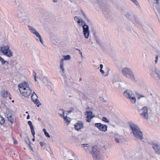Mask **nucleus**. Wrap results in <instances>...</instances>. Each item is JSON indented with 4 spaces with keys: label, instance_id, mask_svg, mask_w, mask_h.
<instances>
[{
    "label": "nucleus",
    "instance_id": "obj_1",
    "mask_svg": "<svg viewBox=\"0 0 160 160\" xmlns=\"http://www.w3.org/2000/svg\"><path fill=\"white\" fill-rule=\"evenodd\" d=\"M18 89L21 95L28 98L32 92L31 85L27 82H22L18 85Z\"/></svg>",
    "mask_w": 160,
    "mask_h": 160
},
{
    "label": "nucleus",
    "instance_id": "obj_2",
    "mask_svg": "<svg viewBox=\"0 0 160 160\" xmlns=\"http://www.w3.org/2000/svg\"><path fill=\"white\" fill-rule=\"evenodd\" d=\"M129 127L133 136L137 139L142 140L143 138V134L139 127L134 123L131 122Z\"/></svg>",
    "mask_w": 160,
    "mask_h": 160
},
{
    "label": "nucleus",
    "instance_id": "obj_3",
    "mask_svg": "<svg viewBox=\"0 0 160 160\" xmlns=\"http://www.w3.org/2000/svg\"><path fill=\"white\" fill-rule=\"evenodd\" d=\"M74 19L79 26L82 27L84 37L86 39L88 38L90 34L88 26L80 17L75 16Z\"/></svg>",
    "mask_w": 160,
    "mask_h": 160
},
{
    "label": "nucleus",
    "instance_id": "obj_4",
    "mask_svg": "<svg viewBox=\"0 0 160 160\" xmlns=\"http://www.w3.org/2000/svg\"><path fill=\"white\" fill-rule=\"evenodd\" d=\"M122 74L127 78L132 81L135 80V76L132 70L129 68H123L121 71Z\"/></svg>",
    "mask_w": 160,
    "mask_h": 160
},
{
    "label": "nucleus",
    "instance_id": "obj_5",
    "mask_svg": "<svg viewBox=\"0 0 160 160\" xmlns=\"http://www.w3.org/2000/svg\"><path fill=\"white\" fill-rule=\"evenodd\" d=\"M63 58H61L60 60V71L59 72L62 76L65 78V69L64 67V61L67 60L69 61L70 60L71 58V56L69 55H67L62 56Z\"/></svg>",
    "mask_w": 160,
    "mask_h": 160
},
{
    "label": "nucleus",
    "instance_id": "obj_6",
    "mask_svg": "<svg viewBox=\"0 0 160 160\" xmlns=\"http://www.w3.org/2000/svg\"><path fill=\"white\" fill-rule=\"evenodd\" d=\"M10 45L8 42L6 45H2L0 48V50L2 53L5 56L8 57L12 56V52L10 49Z\"/></svg>",
    "mask_w": 160,
    "mask_h": 160
},
{
    "label": "nucleus",
    "instance_id": "obj_7",
    "mask_svg": "<svg viewBox=\"0 0 160 160\" xmlns=\"http://www.w3.org/2000/svg\"><path fill=\"white\" fill-rule=\"evenodd\" d=\"M123 95L128 99H129L132 103H135L136 99L135 94L131 90H126L123 92Z\"/></svg>",
    "mask_w": 160,
    "mask_h": 160
},
{
    "label": "nucleus",
    "instance_id": "obj_8",
    "mask_svg": "<svg viewBox=\"0 0 160 160\" xmlns=\"http://www.w3.org/2000/svg\"><path fill=\"white\" fill-rule=\"evenodd\" d=\"M17 16L22 21L25 20L27 17L25 10L23 8H19L17 12Z\"/></svg>",
    "mask_w": 160,
    "mask_h": 160
},
{
    "label": "nucleus",
    "instance_id": "obj_9",
    "mask_svg": "<svg viewBox=\"0 0 160 160\" xmlns=\"http://www.w3.org/2000/svg\"><path fill=\"white\" fill-rule=\"evenodd\" d=\"M92 154L94 158L100 160L102 159V157L100 153L99 149L97 146H93L92 147Z\"/></svg>",
    "mask_w": 160,
    "mask_h": 160
},
{
    "label": "nucleus",
    "instance_id": "obj_10",
    "mask_svg": "<svg viewBox=\"0 0 160 160\" xmlns=\"http://www.w3.org/2000/svg\"><path fill=\"white\" fill-rule=\"evenodd\" d=\"M139 112L142 117L145 119H148V108L144 107L142 109H140Z\"/></svg>",
    "mask_w": 160,
    "mask_h": 160
},
{
    "label": "nucleus",
    "instance_id": "obj_11",
    "mask_svg": "<svg viewBox=\"0 0 160 160\" xmlns=\"http://www.w3.org/2000/svg\"><path fill=\"white\" fill-rule=\"evenodd\" d=\"M95 126L100 130L102 131L106 132L107 130V126L106 125L102 124L100 123H95Z\"/></svg>",
    "mask_w": 160,
    "mask_h": 160
},
{
    "label": "nucleus",
    "instance_id": "obj_12",
    "mask_svg": "<svg viewBox=\"0 0 160 160\" xmlns=\"http://www.w3.org/2000/svg\"><path fill=\"white\" fill-rule=\"evenodd\" d=\"M28 123L29 126L31 133L32 135L33 138H32V140L34 142L35 141V133L34 130V127L32 125V122L30 121H29L28 122Z\"/></svg>",
    "mask_w": 160,
    "mask_h": 160
},
{
    "label": "nucleus",
    "instance_id": "obj_13",
    "mask_svg": "<svg viewBox=\"0 0 160 160\" xmlns=\"http://www.w3.org/2000/svg\"><path fill=\"white\" fill-rule=\"evenodd\" d=\"M152 147L156 153L158 154H160V144H153Z\"/></svg>",
    "mask_w": 160,
    "mask_h": 160
},
{
    "label": "nucleus",
    "instance_id": "obj_14",
    "mask_svg": "<svg viewBox=\"0 0 160 160\" xmlns=\"http://www.w3.org/2000/svg\"><path fill=\"white\" fill-rule=\"evenodd\" d=\"M87 114V121L88 122H90L91 119L94 116L93 115L92 112L90 111H87L86 112Z\"/></svg>",
    "mask_w": 160,
    "mask_h": 160
},
{
    "label": "nucleus",
    "instance_id": "obj_15",
    "mask_svg": "<svg viewBox=\"0 0 160 160\" xmlns=\"http://www.w3.org/2000/svg\"><path fill=\"white\" fill-rule=\"evenodd\" d=\"M83 124L82 122L79 121L75 125V128L77 131H80L83 128Z\"/></svg>",
    "mask_w": 160,
    "mask_h": 160
},
{
    "label": "nucleus",
    "instance_id": "obj_16",
    "mask_svg": "<svg viewBox=\"0 0 160 160\" xmlns=\"http://www.w3.org/2000/svg\"><path fill=\"white\" fill-rule=\"evenodd\" d=\"M32 34L36 36V39L38 41H40L42 44L43 43V42L42 39L41 37L40 34L37 31L33 33Z\"/></svg>",
    "mask_w": 160,
    "mask_h": 160
},
{
    "label": "nucleus",
    "instance_id": "obj_17",
    "mask_svg": "<svg viewBox=\"0 0 160 160\" xmlns=\"http://www.w3.org/2000/svg\"><path fill=\"white\" fill-rule=\"evenodd\" d=\"M7 118L9 122L12 123L14 121V118L12 117V114L9 112H8L7 114Z\"/></svg>",
    "mask_w": 160,
    "mask_h": 160
},
{
    "label": "nucleus",
    "instance_id": "obj_18",
    "mask_svg": "<svg viewBox=\"0 0 160 160\" xmlns=\"http://www.w3.org/2000/svg\"><path fill=\"white\" fill-rule=\"evenodd\" d=\"M32 100L35 103H38L39 100L38 99V97L34 92L32 93V95L31 96Z\"/></svg>",
    "mask_w": 160,
    "mask_h": 160
},
{
    "label": "nucleus",
    "instance_id": "obj_19",
    "mask_svg": "<svg viewBox=\"0 0 160 160\" xmlns=\"http://www.w3.org/2000/svg\"><path fill=\"white\" fill-rule=\"evenodd\" d=\"M10 95V93L7 91L2 90L1 92V95L3 97L6 98Z\"/></svg>",
    "mask_w": 160,
    "mask_h": 160
},
{
    "label": "nucleus",
    "instance_id": "obj_20",
    "mask_svg": "<svg viewBox=\"0 0 160 160\" xmlns=\"http://www.w3.org/2000/svg\"><path fill=\"white\" fill-rule=\"evenodd\" d=\"M122 139V137L121 136L117 135L115 137V141L118 143L120 142Z\"/></svg>",
    "mask_w": 160,
    "mask_h": 160
},
{
    "label": "nucleus",
    "instance_id": "obj_21",
    "mask_svg": "<svg viewBox=\"0 0 160 160\" xmlns=\"http://www.w3.org/2000/svg\"><path fill=\"white\" fill-rule=\"evenodd\" d=\"M81 145L85 150L88 151L89 150V148L90 147L89 144H82Z\"/></svg>",
    "mask_w": 160,
    "mask_h": 160
},
{
    "label": "nucleus",
    "instance_id": "obj_22",
    "mask_svg": "<svg viewBox=\"0 0 160 160\" xmlns=\"http://www.w3.org/2000/svg\"><path fill=\"white\" fill-rule=\"evenodd\" d=\"M42 82L45 84L47 86H49L50 83L48 82V79L46 78H44L42 79Z\"/></svg>",
    "mask_w": 160,
    "mask_h": 160
},
{
    "label": "nucleus",
    "instance_id": "obj_23",
    "mask_svg": "<svg viewBox=\"0 0 160 160\" xmlns=\"http://www.w3.org/2000/svg\"><path fill=\"white\" fill-rule=\"evenodd\" d=\"M28 27L29 30L32 33L36 31V30L34 28L30 25H28Z\"/></svg>",
    "mask_w": 160,
    "mask_h": 160
},
{
    "label": "nucleus",
    "instance_id": "obj_24",
    "mask_svg": "<svg viewBox=\"0 0 160 160\" xmlns=\"http://www.w3.org/2000/svg\"><path fill=\"white\" fill-rule=\"evenodd\" d=\"M62 117L63 118L64 120L66 121L68 124H69L70 122L71 118L68 117H65L64 116H63Z\"/></svg>",
    "mask_w": 160,
    "mask_h": 160
},
{
    "label": "nucleus",
    "instance_id": "obj_25",
    "mask_svg": "<svg viewBox=\"0 0 160 160\" xmlns=\"http://www.w3.org/2000/svg\"><path fill=\"white\" fill-rule=\"evenodd\" d=\"M155 68L153 70L149 69L148 71V73L149 75L152 77H153L154 76V73L155 72Z\"/></svg>",
    "mask_w": 160,
    "mask_h": 160
},
{
    "label": "nucleus",
    "instance_id": "obj_26",
    "mask_svg": "<svg viewBox=\"0 0 160 160\" xmlns=\"http://www.w3.org/2000/svg\"><path fill=\"white\" fill-rule=\"evenodd\" d=\"M155 73L157 74L158 78L160 79V71L157 68H155L154 70Z\"/></svg>",
    "mask_w": 160,
    "mask_h": 160
},
{
    "label": "nucleus",
    "instance_id": "obj_27",
    "mask_svg": "<svg viewBox=\"0 0 160 160\" xmlns=\"http://www.w3.org/2000/svg\"><path fill=\"white\" fill-rule=\"evenodd\" d=\"M5 122V120L4 118L3 117L0 116V124L1 125H3Z\"/></svg>",
    "mask_w": 160,
    "mask_h": 160
},
{
    "label": "nucleus",
    "instance_id": "obj_28",
    "mask_svg": "<svg viewBox=\"0 0 160 160\" xmlns=\"http://www.w3.org/2000/svg\"><path fill=\"white\" fill-rule=\"evenodd\" d=\"M59 113L62 117L64 116V111L63 110L60 109L59 110Z\"/></svg>",
    "mask_w": 160,
    "mask_h": 160
},
{
    "label": "nucleus",
    "instance_id": "obj_29",
    "mask_svg": "<svg viewBox=\"0 0 160 160\" xmlns=\"http://www.w3.org/2000/svg\"><path fill=\"white\" fill-rule=\"evenodd\" d=\"M100 72H101L102 74H104V71L102 70V69L103 68V66L102 64H100Z\"/></svg>",
    "mask_w": 160,
    "mask_h": 160
},
{
    "label": "nucleus",
    "instance_id": "obj_30",
    "mask_svg": "<svg viewBox=\"0 0 160 160\" xmlns=\"http://www.w3.org/2000/svg\"><path fill=\"white\" fill-rule=\"evenodd\" d=\"M27 143L28 144V146L30 148V149L31 150L32 152H33V148L31 146V142L29 141H28V142H27Z\"/></svg>",
    "mask_w": 160,
    "mask_h": 160
},
{
    "label": "nucleus",
    "instance_id": "obj_31",
    "mask_svg": "<svg viewBox=\"0 0 160 160\" xmlns=\"http://www.w3.org/2000/svg\"><path fill=\"white\" fill-rule=\"evenodd\" d=\"M0 61L1 62L2 64V65L4 64L5 62H6V61L4 60L3 58H2L1 57H0Z\"/></svg>",
    "mask_w": 160,
    "mask_h": 160
},
{
    "label": "nucleus",
    "instance_id": "obj_32",
    "mask_svg": "<svg viewBox=\"0 0 160 160\" xmlns=\"http://www.w3.org/2000/svg\"><path fill=\"white\" fill-rule=\"evenodd\" d=\"M81 14L82 17H83L84 18L87 19V17L85 15V14L84 13V12L82 10H81Z\"/></svg>",
    "mask_w": 160,
    "mask_h": 160
},
{
    "label": "nucleus",
    "instance_id": "obj_33",
    "mask_svg": "<svg viewBox=\"0 0 160 160\" xmlns=\"http://www.w3.org/2000/svg\"><path fill=\"white\" fill-rule=\"evenodd\" d=\"M132 2L135 5L138 6L139 5V3L137 0H131Z\"/></svg>",
    "mask_w": 160,
    "mask_h": 160
},
{
    "label": "nucleus",
    "instance_id": "obj_34",
    "mask_svg": "<svg viewBox=\"0 0 160 160\" xmlns=\"http://www.w3.org/2000/svg\"><path fill=\"white\" fill-rule=\"evenodd\" d=\"M102 121H103L105 122H109V121L107 119V118H106V117L102 118Z\"/></svg>",
    "mask_w": 160,
    "mask_h": 160
},
{
    "label": "nucleus",
    "instance_id": "obj_35",
    "mask_svg": "<svg viewBox=\"0 0 160 160\" xmlns=\"http://www.w3.org/2000/svg\"><path fill=\"white\" fill-rule=\"evenodd\" d=\"M145 96L141 94H138L137 96V98L138 99H140L141 98H144Z\"/></svg>",
    "mask_w": 160,
    "mask_h": 160
},
{
    "label": "nucleus",
    "instance_id": "obj_36",
    "mask_svg": "<svg viewBox=\"0 0 160 160\" xmlns=\"http://www.w3.org/2000/svg\"><path fill=\"white\" fill-rule=\"evenodd\" d=\"M44 134L45 136L47 137H48L49 138L50 137V135H49V133L47 132H45V133H44Z\"/></svg>",
    "mask_w": 160,
    "mask_h": 160
},
{
    "label": "nucleus",
    "instance_id": "obj_37",
    "mask_svg": "<svg viewBox=\"0 0 160 160\" xmlns=\"http://www.w3.org/2000/svg\"><path fill=\"white\" fill-rule=\"evenodd\" d=\"M39 144H40V146L42 147H43V146L44 145L43 142H40V143H39Z\"/></svg>",
    "mask_w": 160,
    "mask_h": 160
},
{
    "label": "nucleus",
    "instance_id": "obj_38",
    "mask_svg": "<svg viewBox=\"0 0 160 160\" xmlns=\"http://www.w3.org/2000/svg\"><path fill=\"white\" fill-rule=\"evenodd\" d=\"M35 103L36 104L38 107H39V106H40V105L41 104L39 102H39L38 103Z\"/></svg>",
    "mask_w": 160,
    "mask_h": 160
},
{
    "label": "nucleus",
    "instance_id": "obj_39",
    "mask_svg": "<svg viewBox=\"0 0 160 160\" xmlns=\"http://www.w3.org/2000/svg\"><path fill=\"white\" fill-rule=\"evenodd\" d=\"M158 61V56H156V60L155 61V63H157Z\"/></svg>",
    "mask_w": 160,
    "mask_h": 160
},
{
    "label": "nucleus",
    "instance_id": "obj_40",
    "mask_svg": "<svg viewBox=\"0 0 160 160\" xmlns=\"http://www.w3.org/2000/svg\"><path fill=\"white\" fill-rule=\"evenodd\" d=\"M76 50H77L79 51V53L81 55H82V52L79 49H76Z\"/></svg>",
    "mask_w": 160,
    "mask_h": 160
},
{
    "label": "nucleus",
    "instance_id": "obj_41",
    "mask_svg": "<svg viewBox=\"0 0 160 160\" xmlns=\"http://www.w3.org/2000/svg\"><path fill=\"white\" fill-rule=\"evenodd\" d=\"M13 142H14V143L15 144H17L18 143V142H17V141L14 139H13Z\"/></svg>",
    "mask_w": 160,
    "mask_h": 160
},
{
    "label": "nucleus",
    "instance_id": "obj_42",
    "mask_svg": "<svg viewBox=\"0 0 160 160\" xmlns=\"http://www.w3.org/2000/svg\"><path fill=\"white\" fill-rule=\"evenodd\" d=\"M43 131L44 132V133H45V132H47L46 129L45 128L43 129Z\"/></svg>",
    "mask_w": 160,
    "mask_h": 160
},
{
    "label": "nucleus",
    "instance_id": "obj_43",
    "mask_svg": "<svg viewBox=\"0 0 160 160\" xmlns=\"http://www.w3.org/2000/svg\"><path fill=\"white\" fill-rule=\"evenodd\" d=\"M30 117L29 115H28L27 117V119H28L30 118Z\"/></svg>",
    "mask_w": 160,
    "mask_h": 160
},
{
    "label": "nucleus",
    "instance_id": "obj_44",
    "mask_svg": "<svg viewBox=\"0 0 160 160\" xmlns=\"http://www.w3.org/2000/svg\"><path fill=\"white\" fill-rule=\"evenodd\" d=\"M35 158L36 159H37L38 158V155H36L34 156Z\"/></svg>",
    "mask_w": 160,
    "mask_h": 160
},
{
    "label": "nucleus",
    "instance_id": "obj_45",
    "mask_svg": "<svg viewBox=\"0 0 160 160\" xmlns=\"http://www.w3.org/2000/svg\"><path fill=\"white\" fill-rule=\"evenodd\" d=\"M58 0H52V1L54 2H58Z\"/></svg>",
    "mask_w": 160,
    "mask_h": 160
},
{
    "label": "nucleus",
    "instance_id": "obj_46",
    "mask_svg": "<svg viewBox=\"0 0 160 160\" xmlns=\"http://www.w3.org/2000/svg\"><path fill=\"white\" fill-rule=\"evenodd\" d=\"M48 88V89H49V90H51V91L52 90V88H51V87L49 86V87Z\"/></svg>",
    "mask_w": 160,
    "mask_h": 160
},
{
    "label": "nucleus",
    "instance_id": "obj_47",
    "mask_svg": "<svg viewBox=\"0 0 160 160\" xmlns=\"http://www.w3.org/2000/svg\"><path fill=\"white\" fill-rule=\"evenodd\" d=\"M36 73L35 72H34V73H33V76H34V77H35V76L36 77Z\"/></svg>",
    "mask_w": 160,
    "mask_h": 160
},
{
    "label": "nucleus",
    "instance_id": "obj_48",
    "mask_svg": "<svg viewBox=\"0 0 160 160\" xmlns=\"http://www.w3.org/2000/svg\"><path fill=\"white\" fill-rule=\"evenodd\" d=\"M34 79H35V81H37V80H36V76H35V77H34Z\"/></svg>",
    "mask_w": 160,
    "mask_h": 160
},
{
    "label": "nucleus",
    "instance_id": "obj_49",
    "mask_svg": "<svg viewBox=\"0 0 160 160\" xmlns=\"http://www.w3.org/2000/svg\"><path fill=\"white\" fill-rule=\"evenodd\" d=\"M117 84H118V83H114V86H115V85H116Z\"/></svg>",
    "mask_w": 160,
    "mask_h": 160
},
{
    "label": "nucleus",
    "instance_id": "obj_50",
    "mask_svg": "<svg viewBox=\"0 0 160 160\" xmlns=\"http://www.w3.org/2000/svg\"><path fill=\"white\" fill-rule=\"evenodd\" d=\"M81 57L82 58H83V55H81Z\"/></svg>",
    "mask_w": 160,
    "mask_h": 160
},
{
    "label": "nucleus",
    "instance_id": "obj_51",
    "mask_svg": "<svg viewBox=\"0 0 160 160\" xmlns=\"http://www.w3.org/2000/svg\"><path fill=\"white\" fill-rule=\"evenodd\" d=\"M38 120L39 121H40V118H38Z\"/></svg>",
    "mask_w": 160,
    "mask_h": 160
},
{
    "label": "nucleus",
    "instance_id": "obj_52",
    "mask_svg": "<svg viewBox=\"0 0 160 160\" xmlns=\"http://www.w3.org/2000/svg\"><path fill=\"white\" fill-rule=\"evenodd\" d=\"M28 113V112H26V113Z\"/></svg>",
    "mask_w": 160,
    "mask_h": 160
},
{
    "label": "nucleus",
    "instance_id": "obj_53",
    "mask_svg": "<svg viewBox=\"0 0 160 160\" xmlns=\"http://www.w3.org/2000/svg\"><path fill=\"white\" fill-rule=\"evenodd\" d=\"M12 102H14V101L13 100L12 101Z\"/></svg>",
    "mask_w": 160,
    "mask_h": 160
},
{
    "label": "nucleus",
    "instance_id": "obj_54",
    "mask_svg": "<svg viewBox=\"0 0 160 160\" xmlns=\"http://www.w3.org/2000/svg\"><path fill=\"white\" fill-rule=\"evenodd\" d=\"M24 150H25V149H26V148H24Z\"/></svg>",
    "mask_w": 160,
    "mask_h": 160
},
{
    "label": "nucleus",
    "instance_id": "obj_55",
    "mask_svg": "<svg viewBox=\"0 0 160 160\" xmlns=\"http://www.w3.org/2000/svg\"><path fill=\"white\" fill-rule=\"evenodd\" d=\"M68 160H72V159H69Z\"/></svg>",
    "mask_w": 160,
    "mask_h": 160
}]
</instances>
